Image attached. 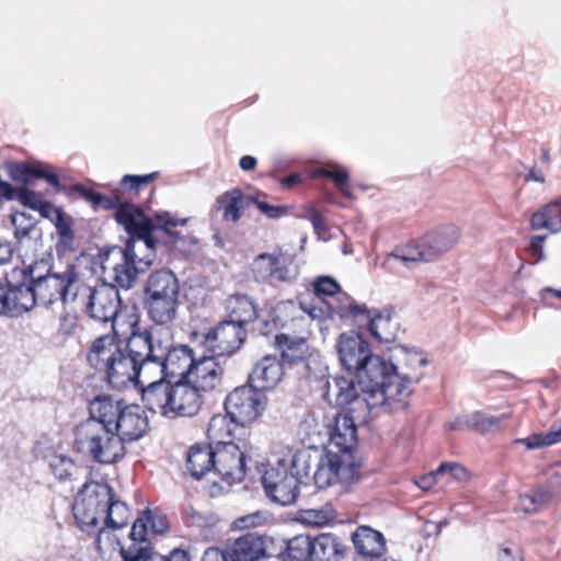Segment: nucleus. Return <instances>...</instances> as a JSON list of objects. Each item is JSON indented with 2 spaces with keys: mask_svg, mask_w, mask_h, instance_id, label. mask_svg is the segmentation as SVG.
I'll return each mask as SVG.
<instances>
[{
  "mask_svg": "<svg viewBox=\"0 0 561 561\" xmlns=\"http://www.w3.org/2000/svg\"><path fill=\"white\" fill-rule=\"evenodd\" d=\"M345 554V547L332 534H320L312 538L311 561H341Z\"/></svg>",
  "mask_w": 561,
  "mask_h": 561,
  "instance_id": "31",
  "label": "nucleus"
},
{
  "mask_svg": "<svg viewBox=\"0 0 561 561\" xmlns=\"http://www.w3.org/2000/svg\"><path fill=\"white\" fill-rule=\"evenodd\" d=\"M250 204V196L243 195L239 188L225 192L216 198V207L222 210L227 221L237 222L241 218V209Z\"/></svg>",
  "mask_w": 561,
  "mask_h": 561,
  "instance_id": "33",
  "label": "nucleus"
},
{
  "mask_svg": "<svg viewBox=\"0 0 561 561\" xmlns=\"http://www.w3.org/2000/svg\"><path fill=\"white\" fill-rule=\"evenodd\" d=\"M90 416L80 422L75 430V443L78 449L89 455L95 462L113 465L126 456V447L103 416L93 411L89 404Z\"/></svg>",
  "mask_w": 561,
  "mask_h": 561,
  "instance_id": "5",
  "label": "nucleus"
},
{
  "mask_svg": "<svg viewBox=\"0 0 561 561\" xmlns=\"http://www.w3.org/2000/svg\"><path fill=\"white\" fill-rule=\"evenodd\" d=\"M183 518L187 526L198 527L201 529H205L206 531H210V529L218 523V517L214 513H203L192 506L184 510Z\"/></svg>",
  "mask_w": 561,
  "mask_h": 561,
  "instance_id": "42",
  "label": "nucleus"
},
{
  "mask_svg": "<svg viewBox=\"0 0 561 561\" xmlns=\"http://www.w3.org/2000/svg\"><path fill=\"white\" fill-rule=\"evenodd\" d=\"M470 430H476L482 434L494 431L499 427L500 417L488 415L482 412H473L469 414Z\"/></svg>",
  "mask_w": 561,
  "mask_h": 561,
  "instance_id": "47",
  "label": "nucleus"
},
{
  "mask_svg": "<svg viewBox=\"0 0 561 561\" xmlns=\"http://www.w3.org/2000/svg\"><path fill=\"white\" fill-rule=\"evenodd\" d=\"M332 519H334V513L331 508H311L301 513V522L310 526H324Z\"/></svg>",
  "mask_w": 561,
  "mask_h": 561,
  "instance_id": "48",
  "label": "nucleus"
},
{
  "mask_svg": "<svg viewBox=\"0 0 561 561\" xmlns=\"http://www.w3.org/2000/svg\"><path fill=\"white\" fill-rule=\"evenodd\" d=\"M85 306L91 319L102 323H111L115 332V319L121 308L118 289L114 285L101 284L99 286H79V296Z\"/></svg>",
  "mask_w": 561,
  "mask_h": 561,
  "instance_id": "17",
  "label": "nucleus"
},
{
  "mask_svg": "<svg viewBox=\"0 0 561 561\" xmlns=\"http://www.w3.org/2000/svg\"><path fill=\"white\" fill-rule=\"evenodd\" d=\"M314 175L324 176L333 180L337 190L346 197L351 198L348 190L350 175L345 170H335L330 168H321L314 171Z\"/></svg>",
  "mask_w": 561,
  "mask_h": 561,
  "instance_id": "46",
  "label": "nucleus"
},
{
  "mask_svg": "<svg viewBox=\"0 0 561 561\" xmlns=\"http://www.w3.org/2000/svg\"><path fill=\"white\" fill-rule=\"evenodd\" d=\"M144 293L148 318L158 325H172L180 306V283L176 275L165 268L151 272Z\"/></svg>",
  "mask_w": 561,
  "mask_h": 561,
  "instance_id": "8",
  "label": "nucleus"
},
{
  "mask_svg": "<svg viewBox=\"0 0 561 561\" xmlns=\"http://www.w3.org/2000/svg\"><path fill=\"white\" fill-rule=\"evenodd\" d=\"M230 419L228 414L226 415H214L209 423L207 428V436L209 440L211 442L209 445H213L214 447H220L222 445H226L228 443H233V433L230 427Z\"/></svg>",
  "mask_w": 561,
  "mask_h": 561,
  "instance_id": "37",
  "label": "nucleus"
},
{
  "mask_svg": "<svg viewBox=\"0 0 561 561\" xmlns=\"http://www.w3.org/2000/svg\"><path fill=\"white\" fill-rule=\"evenodd\" d=\"M38 162H14L8 161L4 164V168L12 179V181L16 183H21L23 185H28L35 179V173L37 170Z\"/></svg>",
  "mask_w": 561,
  "mask_h": 561,
  "instance_id": "41",
  "label": "nucleus"
},
{
  "mask_svg": "<svg viewBox=\"0 0 561 561\" xmlns=\"http://www.w3.org/2000/svg\"><path fill=\"white\" fill-rule=\"evenodd\" d=\"M214 473L228 482H241L247 473L248 455L236 443L215 447Z\"/></svg>",
  "mask_w": 561,
  "mask_h": 561,
  "instance_id": "20",
  "label": "nucleus"
},
{
  "mask_svg": "<svg viewBox=\"0 0 561 561\" xmlns=\"http://www.w3.org/2000/svg\"><path fill=\"white\" fill-rule=\"evenodd\" d=\"M266 397L251 385L236 388L225 400V410L230 421L245 426L255 421L265 410Z\"/></svg>",
  "mask_w": 561,
  "mask_h": 561,
  "instance_id": "18",
  "label": "nucleus"
},
{
  "mask_svg": "<svg viewBox=\"0 0 561 561\" xmlns=\"http://www.w3.org/2000/svg\"><path fill=\"white\" fill-rule=\"evenodd\" d=\"M310 462L311 454L299 450L267 469L262 477L267 497L283 506L294 504L300 494L302 479L309 474Z\"/></svg>",
  "mask_w": 561,
  "mask_h": 561,
  "instance_id": "6",
  "label": "nucleus"
},
{
  "mask_svg": "<svg viewBox=\"0 0 561 561\" xmlns=\"http://www.w3.org/2000/svg\"><path fill=\"white\" fill-rule=\"evenodd\" d=\"M217 358L218 356H213L202 350L201 358L195 359L193 367L188 369L186 381L202 394L213 391L221 385L225 369Z\"/></svg>",
  "mask_w": 561,
  "mask_h": 561,
  "instance_id": "21",
  "label": "nucleus"
},
{
  "mask_svg": "<svg viewBox=\"0 0 561 561\" xmlns=\"http://www.w3.org/2000/svg\"><path fill=\"white\" fill-rule=\"evenodd\" d=\"M157 378V380L142 378L144 383L136 387L140 389L141 401L147 410L169 417L172 382L164 377Z\"/></svg>",
  "mask_w": 561,
  "mask_h": 561,
  "instance_id": "24",
  "label": "nucleus"
},
{
  "mask_svg": "<svg viewBox=\"0 0 561 561\" xmlns=\"http://www.w3.org/2000/svg\"><path fill=\"white\" fill-rule=\"evenodd\" d=\"M449 473L455 480L463 481L468 479V471L465 467L459 463L450 462V463H442L436 469V474H445Z\"/></svg>",
  "mask_w": 561,
  "mask_h": 561,
  "instance_id": "53",
  "label": "nucleus"
},
{
  "mask_svg": "<svg viewBox=\"0 0 561 561\" xmlns=\"http://www.w3.org/2000/svg\"><path fill=\"white\" fill-rule=\"evenodd\" d=\"M35 179H45L51 186L56 188H60V182L56 174L47 173L44 170V167L41 162H38L37 170L35 173Z\"/></svg>",
  "mask_w": 561,
  "mask_h": 561,
  "instance_id": "59",
  "label": "nucleus"
},
{
  "mask_svg": "<svg viewBox=\"0 0 561 561\" xmlns=\"http://www.w3.org/2000/svg\"><path fill=\"white\" fill-rule=\"evenodd\" d=\"M250 203H253L262 214L272 219L279 218L287 213L286 207L270 205L254 196H250Z\"/></svg>",
  "mask_w": 561,
  "mask_h": 561,
  "instance_id": "52",
  "label": "nucleus"
},
{
  "mask_svg": "<svg viewBox=\"0 0 561 561\" xmlns=\"http://www.w3.org/2000/svg\"><path fill=\"white\" fill-rule=\"evenodd\" d=\"M150 331L149 363L150 376L180 377L186 380L188 369L195 362L194 351L186 345L173 346L169 340H162L153 330Z\"/></svg>",
  "mask_w": 561,
  "mask_h": 561,
  "instance_id": "11",
  "label": "nucleus"
},
{
  "mask_svg": "<svg viewBox=\"0 0 561 561\" xmlns=\"http://www.w3.org/2000/svg\"><path fill=\"white\" fill-rule=\"evenodd\" d=\"M28 275L37 305L47 307L57 300L67 304L78 299L79 279L72 266L62 273L46 275H35L34 270H31Z\"/></svg>",
  "mask_w": 561,
  "mask_h": 561,
  "instance_id": "13",
  "label": "nucleus"
},
{
  "mask_svg": "<svg viewBox=\"0 0 561 561\" xmlns=\"http://www.w3.org/2000/svg\"><path fill=\"white\" fill-rule=\"evenodd\" d=\"M54 225L59 237L57 247H62L64 249L70 248L75 240L72 218L62 213L61 215H58V218L55 220Z\"/></svg>",
  "mask_w": 561,
  "mask_h": 561,
  "instance_id": "45",
  "label": "nucleus"
},
{
  "mask_svg": "<svg viewBox=\"0 0 561 561\" xmlns=\"http://www.w3.org/2000/svg\"><path fill=\"white\" fill-rule=\"evenodd\" d=\"M545 485L552 491L553 497L561 494V473H554L551 476Z\"/></svg>",
  "mask_w": 561,
  "mask_h": 561,
  "instance_id": "64",
  "label": "nucleus"
},
{
  "mask_svg": "<svg viewBox=\"0 0 561 561\" xmlns=\"http://www.w3.org/2000/svg\"><path fill=\"white\" fill-rule=\"evenodd\" d=\"M275 344L282 351V363L295 364L302 360L307 350V341L302 336H291L287 333H280L275 336Z\"/></svg>",
  "mask_w": 561,
  "mask_h": 561,
  "instance_id": "34",
  "label": "nucleus"
},
{
  "mask_svg": "<svg viewBox=\"0 0 561 561\" xmlns=\"http://www.w3.org/2000/svg\"><path fill=\"white\" fill-rule=\"evenodd\" d=\"M201 561H230L229 550L225 552L219 548L210 547L205 550Z\"/></svg>",
  "mask_w": 561,
  "mask_h": 561,
  "instance_id": "57",
  "label": "nucleus"
},
{
  "mask_svg": "<svg viewBox=\"0 0 561 561\" xmlns=\"http://www.w3.org/2000/svg\"><path fill=\"white\" fill-rule=\"evenodd\" d=\"M112 488L103 482H87L75 499L72 512L80 527H95L103 519L112 497Z\"/></svg>",
  "mask_w": 561,
  "mask_h": 561,
  "instance_id": "16",
  "label": "nucleus"
},
{
  "mask_svg": "<svg viewBox=\"0 0 561 561\" xmlns=\"http://www.w3.org/2000/svg\"><path fill=\"white\" fill-rule=\"evenodd\" d=\"M552 500V491L546 485H538L529 493L519 495L518 508L527 514H536L547 507Z\"/></svg>",
  "mask_w": 561,
  "mask_h": 561,
  "instance_id": "36",
  "label": "nucleus"
},
{
  "mask_svg": "<svg viewBox=\"0 0 561 561\" xmlns=\"http://www.w3.org/2000/svg\"><path fill=\"white\" fill-rule=\"evenodd\" d=\"M332 380L327 381V391L325 397L329 401L334 400V402L342 407L346 408L347 411L344 413H337L334 417V425L332 431L330 432V443L329 448L337 450L340 453H351L353 454L354 448L357 445V426L356 422L364 421L366 416L369 414V411L374 407H369L367 411H362L359 405L355 402L350 403H339L334 396L329 394V383Z\"/></svg>",
  "mask_w": 561,
  "mask_h": 561,
  "instance_id": "15",
  "label": "nucleus"
},
{
  "mask_svg": "<svg viewBox=\"0 0 561 561\" xmlns=\"http://www.w3.org/2000/svg\"><path fill=\"white\" fill-rule=\"evenodd\" d=\"M337 313L340 317L352 314L357 318L363 316L367 319L368 330L374 337L381 342H390L393 339V334L390 331V317L382 316L376 310H369L365 305L351 304L350 306H343L339 308Z\"/></svg>",
  "mask_w": 561,
  "mask_h": 561,
  "instance_id": "25",
  "label": "nucleus"
},
{
  "mask_svg": "<svg viewBox=\"0 0 561 561\" xmlns=\"http://www.w3.org/2000/svg\"><path fill=\"white\" fill-rule=\"evenodd\" d=\"M203 394L186 380L172 383L169 419L195 416L203 405Z\"/></svg>",
  "mask_w": 561,
  "mask_h": 561,
  "instance_id": "22",
  "label": "nucleus"
},
{
  "mask_svg": "<svg viewBox=\"0 0 561 561\" xmlns=\"http://www.w3.org/2000/svg\"><path fill=\"white\" fill-rule=\"evenodd\" d=\"M470 417L469 414L457 416L455 420L446 423L445 428L447 431H463L470 430Z\"/></svg>",
  "mask_w": 561,
  "mask_h": 561,
  "instance_id": "58",
  "label": "nucleus"
},
{
  "mask_svg": "<svg viewBox=\"0 0 561 561\" xmlns=\"http://www.w3.org/2000/svg\"><path fill=\"white\" fill-rule=\"evenodd\" d=\"M150 331L133 329L125 341L102 335L96 339L88 354V362L96 370L104 371L108 383L122 389L129 383L142 385L151 379L149 363Z\"/></svg>",
  "mask_w": 561,
  "mask_h": 561,
  "instance_id": "2",
  "label": "nucleus"
},
{
  "mask_svg": "<svg viewBox=\"0 0 561 561\" xmlns=\"http://www.w3.org/2000/svg\"><path fill=\"white\" fill-rule=\"evenodd\" d=\"M266 516L262 512H254L236 519L234 525L239 529H244L260 526L264 524Z\"/></svg>",
  "mask_w": 561,
  "mask_h": 561,
  "instance_id": "54",
  "label": "nucleus"
},
{
  "mask_svg": "<svg viewBox=\"0 0 561 561\" xmlns=\"http://www.w3.org/2000/svg\"><path fill=\"white\" fill-rule=\"evenodd\" d=\"M36 210L39 211L42 217L47 218L53 222H55V220L58 218V215H61L64 213L62 209L55 207L51 203L47 201H43Z\"/></svg>",
  "mask_w": 561,
  "mask_h": 561,
  "instance_id": "56",
  "label": "nucleus"
},
{
  "mask_svg": "<svg viewBox=\"0 0 561 561\" xmlns=\"http://www.w3.org/2000/svg\"><path fill=\"white\" fill-rule=\"evenodd\" d=\"M312 538L307 535H298L286 541L283 561H311Z\"/></svg>",
  "mask_w": 561,
  "mask_h": 561,
  "instance_id": "38",
  "label": "nucleus"
},
{
  "mask_svg": "<svg viewBox=\"0 0 561 561\" xmlns=\"http://www.w3.org/2000/svg\"><path fill=\"white\" fill-rule=\"evenodd\" d=\"M162 561H191V558L187 551L174 549L168 556H162Z\"/></svg>",
  "mask_w": 561,
  "mask_h": 561,
  "instance_id": "63",
  "label": "nucleus"
},
{
  "mask_svg": "<svg viewBox=\"0 0 561 561\" xmlns=\"http://www.w3.org/2000/svg\"><path fill=\"white\" fill-rule=\"evenodd\" d=\"M252 273L257 282L290 283L296 278L285 260L271 253L259 254L252 263Z\"/></svg>",
  "mask_w": 561,
  "mask_h": 561,
  "instance_id": "23",
  "label": "nucleus"
},
{
  "mask_svg": "<svg viewBox=\"0 0 561 561\" xmlns=\"http://www.w3.org/2000/svg\"><path fill=\"white\" fill-rule=\"evenodd\" d=\"M154 218L153 228L164 230L167 236L160 239L150 232V241L149 238L129 236L124 247L114 245L102 251V267L112 270L115 286L124 289L131 288L138 274L153 263L157 244H163L180 252H188L191 245L196 243L192 236L173 230L176 226H185L186 218L176 219L169 213H157Z\"/></svg>",
  "mask_w": 561,
  "mask_h": 561,
  "instance_id": "1",
  "label": "nucleus"
},
{
  "mask_svg": "<svg viewBox=\"0 0 561 561\" xmlns=\"http://www.w3.org/2000/svg\"><path fill=\"white\" fill-rule=\"evenodd\" d=\"M54 476L60 481H67L79 473V468L72 459L65 455H56L49 461Z\"/></svg>",
  "mask_w": 561,
  "mask_h": 561,
  "instance_id": "43",
  "label": "nucleus"
},
{
  "mask_svg": "<svg viewBox=\"0 0 561 561\" xmlns=\"http://www.w3.org/2000/svg\"><path fill=\"white\" fill-rule=\"evenodd\" d=\"M313 291L317 298L331 297L341 291L337 282L330 276H320L314 280Z\"/></svg>",
  "mask_w": 561,
  "mask_h": 561,
  "instance_id": "49",
  "label": "nucleus"
},
{
  "mask_svg": "<svg viewBox=\"0 0 561 561\" xmlns=\"http://www.w3.org/2000/svg\"><path fill=\"white\" fill-rule=\"evenodd\" d=\"M158 176V172H152L146 175H125L121 184L124 188H127L129 192L137 193L142 186L148 185Z\"/></svg>",
  "mask_w": 561,
  "mask_h": 561,
  "instance_id": "50",
  "label": "nucleus"
},
{
  "mask_svg": "<svg viewBox=\"0 0 561 561\" xmlns=\"http://www.w3.org/2000/svg\"><path fill=\"white\" fill-rule=\"evenodd\" d=\"M310 220H311L312 226L318 234L325 232V230H327L325 220L319 211L312 210Z\"/></svg>",
  "mask_w": 561,
  "mask_h": 561,
  "instance_id": "61",
  "label": "nucleus"
},
{
  "mask_svg": "<svg viewBox=\"0 0 561 561\" xmlns=\"http://www.w3.org/2000/svg\"><path fill=\"white\" fill-rule=\"evenodd\" d=\"M124 561H162V554L154 552L150 540H140L121 548Z\"/></svg>",
  "mask_w": 561,
  "mask_h": 561,
  "instance_id": "39",
  "label": "nucleus"
},
{
  "mask_svg": "<svg viewBox=\"0 0 561 561\" xmlns=\"http://www.w3.org/2000/svg\"><path fill=\"white\" fill-rule=\"evenodd\" d=\"M129 518V510L124 502L113 500L108 501L105 507L104 522L107 527L119 529L127 525Z\"/></svg>",
  "mask_w": 561,
  "mask_h": 561,
  "instance_id": "40",
  "label": "nucleus"
},
{
  "mask_svg": "<svg viewBox=\"0 0 561 561\" xmlns=\"http://www.w3.org/2000/svg\"><path fill=\"white\" fill-rule=\"evenodd\" d=\"M360 467V461L356 460L354 454H343L328 447L317 459L314 484L318 489L339 484L342 491H347L359 482Z\"/></svg>",
  "mask_w": 561,
  "mask_h": 561,
  "instance_id": "12",
  "label": "nucleus"
},
{
  "mask_svg": "<svg viewBox=\"0 0 561 561\" xmlns=\"http://www.w3.org/2000/svg\"><path fill=\"white\" fill-rule=\"evenodd\" d=\"M533 229H547L551 232L561 230V202L554 201L542 207L531 216Z\"/></svg>",
  "mask_w": 561,
  "mask_h": 561,
  "instance_id": "35",
  "label": "nucleus"
},
{
  "mask_svg": "<svg viewBox=\"0 0 561 561\" xmlns=\"http://www.w3.org/2000/svg\"><path fill=\"white\" fill-rule=\"evenodd\" d=\"M77 191L95 210L115 209L114 218L118 225L124 227L128 236L149 238V241L151 240L150 232L160 239L167 236L164 230L153 228V219L147 216L139 206L122 199L119 190H114L112 195H104L78 185Z\"/></svg>",
  "mask_w": 561,
  "mask_h": 561,
  "instance_id": "7",
  "label": "nucleus"
},
{
  "mask_svg": "<svg viewBox=\"0 0 561 561\" xmlns=\"http://www.w3.org/2000/svg\"><path fill=\"white\" fill-rule=\"evenodd\" d=\"M352 540L355 550L364 557L378 558L386 548L382 534L368 526H359L352 535Z\"/></svg>",
  "mask_w": 561,
  "mask_h": 561,
  "instance_id": "28",
  "label": "nucleus"
},
{
  "mask_svg": "<svg viewBox=\"0 0 561 561\" xmlns=\"http://www.w3.org/2000/svg\"><path fill=\"white\" fill-rule=\"evenodd\" d=\"M14 199L19 201L23 206L30 207L34 210H36L44 201L36 192L25 187L15 188V193H13V201Z\"/></svg>",
  "mask_w": 561,
  "mask_h": 561,
  "instance_id": "51",
  "label": "nucleus"
},
{
  "mask_svg": "<svg viewBox=\"0 0 561 561\" xmlns=\"http://www.w3.org/2000/svg\"><path fill=\"white\" fill-rule=\"evenodd\" d=\"M245 337V329L229 320H225L207 331L192 332V342L195 343L197 348L218 357L236 353Z\"/></svg>",
  "mask_w": 561,
  "mask_h": 561,
  "instance_id": "14",
  "label": "nucleus"
},
{
  "mask_svg": "<svg viewBox=\"0 0 561 561\" xmlns=\"http://www.w3.org/2000/svg\"><path fill=\"white\" fill-rule=\"evenodd\" d=\"M148 525L150 526V530L152 534H163L169 525L167 517L159 512H152L150 510H146L142 512L141 516L138 517L131 527L129 534L130 543H135L136 541L144 539H148Z\"/></svg>",
  "mask_w": 561,
  "mask_h": 561,
  "instance_id": "30",
  "label": "nucleus"
},
{
  "mask_svg": "<svg viewBox=\"0 0 561 561\" xmlns=\"http://www.w3.org/2000/svg\"><path fill=\"white\" fill-rule=\"evenodd\" d=\"M284 375V365L276 356L266 355L254 366L249 385L260 392L274 388Z\"/></svg>",
  "mask_w": 561,
  "mask_h": 561,
  "instance_id": "26",
  "label": "nucleus"
},
{
  "mask_svg": "<svg viewBox=\"0 0 561 561\" xmlns=\"http://www.w3.org/2000/svg\"><path fill=\"white\" fill-rule=\"evenodd\" d=\"M228 320L244 328L257 317L256 307L247 295L236 294L226 301Z\"/></svg>",
  "mask_w": 561,
  "mask_h": 561,
  "instance_id": "32",
  "label": "nucleus"
},
{
  "mask_svg": "<svg viewBox=\"0 0 561 561\" xmlns=\"http://www.w3.org/2000/svg\"><path fill=\"white\" fill-rule=\"evenodd\" d=\"M215 447L213 445L196 444L190 448L186 466L191 476L202 479L208 472H214Z\"/></svg>",
  "mask_w": 561,
  "mask_h": 561,
  "instance_id": "29",
  "label": "nucleus"
},
{
  "mask_svg": "<svg viewBox=\"0 0 561 561\" xmlns=\"http://www.w3.org/2000/svg\"><path fill=\"white\" fill-rule=\"evenodd\" d=\"M12 224L13 226L15 227V230H14V237L18 241H22L23 239L25 238H28L30 237V233L32 232V230L34 229V226L33 225H28L27 227H19L18 226V218L16 217H13L12 218Z\"/></svg>",
  "mask_w": 561,
  "mask_h": 561,
  "instance_id": "62",
  "label": "nucleus"
},
{
  "mask_svg": "<svg viewBox=\"0 0 561 561\" xmlns=\"http://www.w3.org/2000/svg\"><path fill=\"white\" fill-rule=\"evenodd\" d=\"M559 442H561V426L560 427L552 426L551 430L545 434H542V433L533 434L527 438L517 440V443L524 444L527 449H535V448H540V447H545V446H551Z\"/></svg>",
  "mask_w": 561,
  "mask_h": 561,
  "instance_id": "44",
  "label": "nucleus"
},
{
  "mask_svg": "<svg viewBox=\"0 0 561 561\" xmlns=\"http://www.w3.org/2000/svg\"><path fill=\"white\" fill-rule=\"evenodd\" d=\"M267 538L257 533L240 536L229 548L230 561H260L266 556Z\"/></svg>",
  "mask_w": 561,
  "mask_h": 561,
  "instance_id": "27",
  "label": "nucleus"
},
{
  "mask_svg": "<svg viewBox=\"0 0 561 561\" xmlns=\"http://www.w3.org/2000/svg\"><path fill=\"white\" fill-rule=\"evenodd\" d=\"M427 365V358L415 348L404 345H396L390 351L389 362L385 360V380L379 382L380 388L376 400L359 398L352 380L336 377L329 383V394L334 396L339 403L355 402L362 411L369 407H377L389 401L404 403L412 393L410 383L419 382L423 376V368Z\"/></svg>",
  "mask_w": 561,
  "mask_h": 561,
  "instance_id": "3",
  "label": "nucleus"
},
{
  "mask_svg": "<svg viewBox=\"0 0 561 561\" xmlns=\"http://www.w3.org/2000/svg\"><path fill=\"white\" fill-rule=\"evenodd\" d=\"M14 253L13 245L10 241L0 240V265L11 261Z\"/></svg>",
  "mask_w": 561,
  "mask_h": 561,
  "instance_id": "60",
  "label": "nucleus"
},
{
  "mask_svg": "<svg viewBox=\"0 0 561 561\" xmlns=\"http://www.w3.org/2000/svg\"><path fill=\"white\" fill-rule=\"evenodd\" d=\"M5 282V285H1L2 316L16 317L37 305L25 270H14Z\"/></svg>",
  "mask_w": 561,
  "mask_h": 561,
  "instance_id": "19",
  "label": "nucleus"
},
{
  "mask_svg": "<svg viewBox=\"0 0 561 561\" xmlns=\"http://www.w3.org/2000/svg\"><path fill=\"white\" fill-rule=\"evenodd\" d=\"M336 350L342 367L355 374L356 382L353 378L348 380L354 382L357 396L376 400V396L380 393L378 382L385 380V359L374 355L368 342L355 331L342 333L336 342ZM333 379L334 377L331 380Z\"/></svg>",
  "mask_w": 561,
  "mask_h": 561,
  "instance_id": "4",
  "label": "nucleus"
},
{
  "mask_svg": "<svg viewBox=\"0 0 561 561\" xmlns=\"http://www.w3.org/2000/svg\"><path fill=\"white\" fill-rule=\"evenodd\" d=\"M300 308L313 320H323L332 311L330 307L323 309L322 307H317L306 301H300Z\"/></svg>",
  "mask_w": 561,
  "mask_h": 561,
  "instance_id": "55",
  "label": "nucleus"
},
{
  "mask_svg": "<svg viewBox=\"0 0 561 561\" xmlns=\"http://www.w3.org/2000/svg\"><path fill=\"white\" fill-rule=\"evenodd\" d=\"M92 402L94 413L107 421L124 445L140 439L147 433L148 417L139 405L127 404L107 394L96 396Z\"/></svg>",
  "mask_w": 561,
  "mask_h": 561,
  "instance_id": "10",
  "label": "nucleus"
},
{
  "mask_svg": "<svg viewBox=\"0 0 561 561\" xmlns=\"http://www.w3.org/2000/svg\"><path fill=\"white\" fill-rule=\"evenodd\" d=\"M459 237V229L454 225L438 227L411 243L394 248L385 257L383 265L392 270L396 261H400L408 267L417 262L428 263L436 261L455 247Z\"/></svg>",
  "mask_w": 561,
  "mask_h": 561,
  "instance_id": "9",
  "label": "nucleus"
}]
</instances>
